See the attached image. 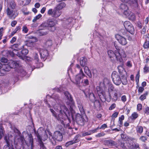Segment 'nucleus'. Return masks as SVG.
I'll list each match as a JSON object with an SVG mask.
<instances>
[{"instance_id":"1a4fd4ad","label":"nucleus","mask_w":149,"mask_h":149,"mask_svg":"<svg viewBox=\"0 0 149 149\" xmlns=\"http://www.w3.org/2000/svg\"><path fill=\"white\" fill-rule=\"evenodd\" d=\"M4 139L7 144L4 146L3 149H10V142L13 139V136L10 134H8V136L6 135L4 136Z\"/></svg>"},{"instance_id":"4468645a","label":"nucleus","mask_w":149,"mask_h":149,"mask_svg":"<svg viewBox=\"0 0 149 149\" xmlns=\"http://www.w3.org/2000/svg\"><path fill=\"white\" fill-rule=\"evenodd\" d=\"M115 37L119 43L122 45H125L127 43L126 39L124 37L117 34L116 35Z\"/></svg>"},{"instance_id":"a878e982","label":"nucleus","mask_w":149,"mask_h":149,"mask_svg":"<svg viewBox=\"0 0 149 149\" xmlns=\"http://www.w3.org/2000/svg\"><path fill=\"white\" fill-rule=\"evenodd\" d=\"M104 144L109 147H111L116 145V142L111 140H106L104 141Z\"/></svg>"},{"instance_id":"69168bd1","label":"nucleus","mask_w":149,"mask_h":149,"mask_svg":"<svg viewBox=\"0 0 149 149\" xmlns=\"http://www.w3.org/2000/svg\"><path fill=\"white\" fill-rule=\"evenodd\" d=\"M83 83L85 85H87L89 84L88 80L87 79H84Z\"/></svg>"},{"instance_id":"8fccbe9b","label":"nucleus","mask_w":149,"mask_h":149,"mask_svg":"<svg viewBox=\"0 0 149 149\" xmlns=\"http://www.w3.org/2000/svg\"><path fill=\"white\" fill-rule=\"evenodd\" d=\"M29 29L26 26H24L22 27V31L25 33H26L28 32Z\"/></svg>"},{"instance_id":"b1692460","label":"nucleus","mask_w":149,"mask_h":149,"mask_svg":"<svg viewBox=\"0 0 149 149\" xmlns=\"http://www.w3.org/2000/svg\"><path fill=\"white\" fill-rule=\"evenodd\" d=\"M52 97L53 98V100H52V101L54 102L52 103V105L54 107H55V105H56V103L58 104V103L59 102V97L58 95L55 94H53Z\"/></svg>"},{"instance_id":"4d7b16f0","label":"nucleus","mask_w":149,"mask_h":149,"mask_svg":"<svg viewBox=\"0 0 149 149\" xmlns=\"http://www.w3.org/2000/svg\"><path fill=\"white\" fill-rule=\"evenodd\" d=\"M144 72H147L149 71V68L146 65H145L143 68Z\"/></svg>"},{"instance_id":"6ab92c4d","label":"nucleus","mask_w":149,"mask_h":149,"mask_svg":"<svg viewBox=\"0 0 149 149\" xmlns=\"http://www.w3.org/2000/svg\"><path fill=\"white\" fill-rule=\"evenodd\" d=\"M118 49V48H116V50H115L114 52L111 50H109L108 51V54L109 57L111 58H113V60H114V58H116L117 60L118 56L116 54H117V51Z\"/></svg>"},{"instance_id":"20e7f679","label":"nucleus","mask_w":149,"mask_h":149,"mask_svg":"<svg viewBox=\"0 0 149 149\" xmlns=\"http://www.w3.org/2000/svg\"><path fill=\"white\" fill-rule=\"evenodd\" d=\"M43 133L44 134L43 136L42 137L40 136V129H38L37 132H36V136L37 137L38 139L39 140L40 146V149H46L45 147L43 142L42 141V140H46L48 138V136L45 131L43 130Z\"/></svg>"},{"instance_id":"c85d7f7f","label":"nucleus","mask_w":149,"mask_h":149,"mask_svg":"<svg viewBox=\"0 0 149 149\" xmlns=\"http://www.w3.org/2000/svg\"><path fill=\"white\" fill-rule=\"evenodd\" d=\"M64 95L67 99L69 101L70 103L72 104H73L74 102L72 96L71 95L68 91L64 92Z\"/></svg>"},{"instance_id":"49530a36","label":"nucleus","mask_w":149,"mask_h":149,"mask_svg":"<svg viewBox=\"0 0 149 149\" xmlns=\"http://www.w3.org/2000/svg\"><path fill=\"white\" fill-rule=\"evenodd\" d=\"M138 117V114L136 112H134L132 114L131 118L132 119L134 120L137 118Z\"/></svg>"},{"instance_id":"680f3d73","label":"nucleus","mask_w":149,"mask_h":149,"mask_svg":"<svg viewBox=\"0 0 149 149\" xmlns=\"http://www.w3.org/2000/svg\"><path fill=\"white\" fill-rule=\"evenodd\" d=\"M121 100L123 102H125L127 100L126 96L125 95L122 96L121 97Z\"/></svg>"},{"instance_id":"3c124183","label":"nucleus","mask_w":149,"mask_h":149,"mask_svg":"<svg viewBox=\"0 0 149 149\" xmlns=\"http://www.w3.org/2000/svg\"><path fill=\"white\" fill-rule=\"evenodd\" d=\"M139 139L142 141L145 142L147 140V138L144 136H142L139 138Z\"/></svg>"},{"instance_id":"72a5a7b5","label":"nucleus","mask_w":149,"mask_h":149,"mask_svg":"<svg viewBox=\"0 0 149 149\" xmlns=\"http://www.w3.org/2000/svg\"><path fill=\"white\" fill-rule=\"evenodd\" d=\"M83 76H82L80 75H76L75 78L74 82L77 84H79L80 82L81 79L82 78Z\"/></svg>"},{"instance_id":"4c0bfd02","label":"nucleus","mask_w":149,"mask_h":149,"mask_svg":"<svg viewBox=\"0 0 149 149\" xmlns=\"http://www.w3.org/2000/svg\"><path fill=\"white\" fill-rule=\"evenodd\" d=\"M121 82L122 84L124 85H126L127 84V78L124 76L122 77Z\"/></svg>"},{"instance_id":"9d476101","label":"nucleus","mask_w":149,"mask_h":149,"mask_svg":"<svg viewBox=\"0 0 149 149\" xmlns=\"http://www.w3.org/2000/svg\"><path fill=\"white\" fill-rule=\"evenodd\" d=\"M48 134L54 140L60 141H61L62 139L63 136L62 133L59 131H55L53 136H52V133L49 132H48Z\"/></svg>"},{"instance_id":"37998d69","label":"nucleus","mask_w":149,"mask_h":149,"mask_svg":"<svg viewBox=\"0 0 149 149\" xmlns=\"http://www.w3.org/2000/svg\"><path fill=\"white\" fill-rule=\"evenodd\" d=\"M52 41L50 40H48L45 43V47H48L52 46Z\"/></svg>"},{"instance_id":"2f4dec72","label":"nucleus","mask_w":149,"mask_h":149,"mask_svg":"<svg viewBox=\"0 0 149 149\" xmlns=\"http://www.w3.org/2000/svg\"><path fill=\"white\" fill-rule=\"evenodd\" d=\"M129 19L132 21H134L135 19V17L134 14L132 13H129L127 12V15H125Z\"/></svg>"},{"instance_id":"f704fd0d","label":"nucleus","mask_w":149,"mask_h":149,"mask_svg":"<svg viewBox=\"0 0 149 149\" xmlns=\"http://www.w3.org/2000/svg\"><path fill=\"white\" fill-rule=\"evenodd\" d=\"M31 0H19L20 5L24 6L28 4L30 2Z\"/></svg>"},{"instance_id":"c756f323","label":"nucleus","mask_w":149,"mask_h":149,"mask_svg":"<svg viewBox=\"0 0 149 149\" xmlns=\"http://www.w3.org/2000/svg\"><path fill=\"white\" fill-rule=\"evenodd\" d=\"M121 136L122 139L125 141H128V142H130V141H132V139L130 138L126 134H122L121 135Z\"/></svg>"},{"instance_id":"79ce46f5","label":"nucleus","mask_w":149,"mask_h":149,"mask_svg":"<svg viewBox=\"0 0 149 149\" xmlns=\"http://www.w3.org/2000/svg\"><path fill=\"white\" fill-rule=\"evenodd\" d=\"M13 47L17 48L18 50H21L23 48V45L21 46L20 44H16L14 45Z\"/></svg>"},{"instance_id":"ea45409f","label":"nucleus","mask_w":149,"mask_h":149,"mask_svg":"<svg viewBox=\"0 0 149 149\" xmlns=\"http://www.w3.org/2000/svg\"><path fill=\"white\" fill-rule=\"evenodd\" d=\"M136 130L138 133L141 134L143 132V128L141 126H138L136 127Z\"/></svg>"},{"instance_id":"4be33fe9","label":"nucleus","mask_w":149,"mask_h":149,"mask_svg":"<svg viewBox=\"0 0 149 149\" xmlns=\"http://www.w3.org/2000/svg\"><path fill=\"white\" fill-rule=\"evenodd\" d=\"M78 138L79 136H76L72 140L67 142L65 143V146L68 147L70 145L78 142L79 141Z\"/></svg>"},{"instance_id":"6e6552de","label":"nucleus","mask_w":149,"mask_h":149,"mask_svg":"<svg viewBox=\"0 0 149 149\" xmlns=\"http://www.w3.org/2000/svg\"><path fill=\"white\" fill-rule=\"evenodd\" d=\"M6 12L8 18L11 19H15L18 14L17 11L15 9H7Z\"/></svg>"},{"instance_id":"ddd939ff","label":"nucleus","mask_w":149,"mask_h":149,"mask_svg":"<svg viewBox=\"0 0 149 149\" xmlns=\"http://www.w3.org/2000/svg\"><path fill=\"white\" fill-rule=\"evenodd\" d=\"M11 68L8 63L2 65L1 68L0 70V75L3 76L5 74L6 72L9 71Z\"/></svg>"},{"instance_id":"e2e57ef3","label":"nucleus","mask_w":149,"mask_h":149,"mask_svg":"<svg viewBox=\"0 0 149 149\" xmlns=\"http://www.w3.org/2000/svg\"><path fill=\"white\" fill-rule=\"evenodd\" d=\"M0 61L2 62L6 63L7 62L8 60L4 57H2L0 60Z\"/></svg>"},{"instance_id":"f257e3e1","label":"nucleus","mask_w":149,"mask_h":149,"mask_svg":"<svg viewBox=\"0 0 149 149\" xmlns=\"http://www.w3.org/2000/svg\"><path fill=\"white\" fill-rule=\"evenodd\" d=\"M14 131L17 134L15 137V144L18 145L22 144L23 149H33V139L31 134H28L25 140L18 130L15 129Z\"/></svg>"},{"instance_id":"c9c22d12","label":"nucleus","mask_w":149,"mask_h":149,"mask_svg":"<svg viewBox=\"0 0 149 149\" xmlns=\"http://www.w3.org/2000/svg\"><path fill=\"white\" fill-rule=\"evenodd\" d=\"M78 107L81 113H84V111L81 102H77Z\"/></svg>"},{"instance_id":"dca6fc26","label":"nucleus","mask_w":149,"mask_h":149,"mask_svg":"<svg viewBox=\"0 0 149 149\" xmlns=\"http://www.w3.org/2000/svg\"><path fill=\"white\" fill-rule=\"evenodd\" d=\"M48 29L49 31L52 32L54 31L55 30V25L56 22L52 20H49L47 22Z\"/></svg>"},{"instance_id":"412c9836","label":"nucleus","mask_w":149,"mask_h":149,"mask_svg":"<svg viewBox=\"0 0 149 149\" xmlns=\"http://www.w3.org/2000/svg\"><path fill=\"white\" fill-rule=\"evenodd\" d=\"M29 38L30 40L26 42V45L27 46L32 47L34 46V43L36 39V38L32 36H29Z\"/></svg>"},{"instance_id":"39448f33","label":"nucleus","mask_w":149,"mask_h":149,"mask_svg":"<svg viewBox=\"0 0 149 149\" xmlns=\"http://www.w3.org/2000/svg\"><path fill=\"white\" fill-rule=\"evenodd\" d=\"M55 110L59 112L63 113L67 118H69L70 116V114L68 109L63 104H59L58 107H54Z\"/></svg>"},{"instance_id":"7c9ffc66","label":"nucleus","mask_w":149,"mask_h":149,"mask_svg":"<svg viewBox=\"0 0 149 149\" xmlns=\"http://www.w3.org/2000/svg\"><path fill=\"white\" fill-rule=\"evenodd\" d=\"M84 67V69L85 73H86L89 78H91L92 77V74L88 68L86 66Z\"/></svg>"},{"instance_id":"6e6d98bb","label":"nucleus","mask_w":149,"mask_h":149,"mask_svg":"<svg viewBox=\"0 0 149 149\" xmlns=\"http://www.w3.org/2000/svg\"><path fill=\"white\" fill-rule=\"evenodd\" d=\"M149 46V42L148 41L146 42L143 45V47L145 48H147Z\"/></svg>"},{"instance_id":"a211bd4d","label":"nucleus","mask_w":149,"mask_h":149,"mask_svg":"<svg viewBox=\"0 0 149 149\" xmlns=\"http://www.w3.org/2000/svg\"><path fill=\"white\" fill-rule=\"evenodd\" d=\"M119 9L125 15H127L128 8L126 4L124 3L121 4L119 6Z\"/></svg>"},{"instance_id":"e433bc0d","label":"nucleus","mask_w":149,"mask_h":149,"mask_svg":"<svg viewBox=\"0 0 149 149\" xmlns=\"http://www.w3.org/2000/svg\"><path fill=\"white\" fill-rule=\"evenodd\" d=\"M48 32L44 29H41L39 31V35L40 36L46 35L48 33Z\"/></svg>"},{"instance_id":"09e8293b","label":"nucleus","mask_w":149,"mask_h":149,"mask_svg":"<svg viewBox=\"0 0 149 149\" xmlns=\"http://www.w3.org/2000/svg\"><path fill=\"white\" fill-rule=\"evenodd\" d=\"M42 17V15L40 14H38V15L36 16L35 17H34V18L33 20V22H36V20L38 19L39 18H40Z\"/></svg>"},{"instance_id":"393cba45","label":"nucleus","mask_w":149,"mask_h":149,"mask_svg":"<svg viewBox=\"0 0 149 149\" xmlns=\"http://www.w3.org/2000/svg\"><path fill=\"white\" fill-rule=\"evenodd\" d=\"M60 113L58 115L56 114V116L55 117L58 121H60L61 123L63 122V120L65 118V115L62 112H59Z\"/></svg>"},{"instance_id":"f03ea898","label":"nucleus","mask_w":149,"mask_h":149,"mask_svg":"<svg viewBox=\"0 0 149 149\" xmlns=\"http://www.w3.org/2000/svg\"><path fill=\"white\" fill-rule=\"evenodd\" d=\"M8 63L11 68H15L13 73L14 76L18 77L19 76L23 77L26 75V72L23 69L18 62L11 60Z\"/></svg>"},{"instance_id":"7ed1b4c3","label":"nucleus","mask_w":149,"mask_h":149,"mask_svg":"<svg viewBox=\"0 0 149 149\" xmlns=\"http://www.w3.org/2000/svg\"><path fill=\"white\" fill-rule=\"evenodd\" d=\"M65 3H61L54 8L53 9L52 8L49 9L47 11V14L53 17H58L61 14L59 10L65 7Z\"/></svg>"},{"instance_id":"338daca9","label":"nucleus","mask_w":149,"mask_h":149,"mask_svg":"<svg viewBox=\"0 0 149 149\" xmlns=\"http://www.w3.org/2000/svg\"><path fill=\"white\" fill-rule=\"evenodd\" d=\"M116 107V104L113 103L111 104L110 107L109 108V110H111L114 109Z\"/></svg>"},{"instance_id":"de8ad7c7","label":"nucleus","mask_w":149,"mask_h":149,"mask_svg":"<svg viewBox=\"0 0 149 149\" xmlns=\"http://www.w3.org/2000/svg\"><path fill=\"white\" fill-rule=\"evenodd\" d=\"M128 142H126L125 143H125L122 142H121L120 141H119V144L120 146L123 148H126V147L127 146V143H128Z\"/></svg>"},{"instance_id":"bb28decb","label":"nucleus","mask_w":149,"mask_h":149,"mask_svg":"<svg viewBox=\"0 0 149 149\" xmlns=\"http://www.w3.org/2000/svg\"><path fill=\"white\" fill-rule=\"evenodd\" d=\"M16 4L13 0H10L8 4L7 9H15Z\"/></svg>"},{"instance_id":"423d86ee","label":"nucleus","mask_w":149,"mask_h":149,"mask_svg":"<svg viewBox=\"0 0 149 149\" xmlns=\"http://www.w3.org/2000/svg\"><path fill=\"white\" fill-rule=\"evenodd\" d=\"M76 120L78 124L82 125H84L85 122L87 121V118L86 115H81L77 113L76 115Z\"/></svg>"},{"instance_id":"f8f14e48","label":"nucleus","mask_w":149,"mask_h":149,"mask_svg":"<svg viewBox=\"0 0 149 149\" xmlns=\"http://www.w3.org/2000/svg\"><path fill=\"white\" fill-rule=\"evenodd\" d=\"M116 54L118 56L117 61L120 62H122V58H125L126 56V55L124 50L123 49H120L118 48Z\"/></svg>"},{"instance_id":"c03bdc74","label":"nucleus","mask_w":149,"mask_h":149,"mask_svg":"<svg viewBox=\"0 0 149 149\" xmlns=\"http://www.w3.org/2000/svg\"><path fill=\"white\" fill-rule=\"evenodd\" d=\"M103 83L105 86L107 85H109V84H111L109 80L107 78H104L103 80Z\"/></svg>"},{"instance_id":"f3484780","label":"nucleus","mask_w":149,"mask_h":149,"mask_svg":"<svg viewBox=\"0 0 149 149\" xmlns=\"http://www.w3.org/2000/svg\"><path fill=\"white\" fill-rule=\"evenodd\" d=\"M127 147L131 149H139V144L136 142H132L126 143Z\"/></svg>"},{"instance_id":"052dcab7","label":"nucleus","mask_w":149,"mask_h":149,"mask_svg":"<svg viewBox=\"0 0 149 149\" xmlns=\"http://www.w3.org/2000/svg\"><path fill=\"white\" fill-rule=\"evenodd\" d=\"M137 110L140 111L142 109V106L141 104H139L137 105Z\"/></svg>"},{"instance_id":"603ef678","label":"nucleus","mask_w":149,"mask_h":149,"mask_svg":"<svg viewBox=\"0 0 149 149\" xmlns=\"http://www.w3.org/2000/svg\"><path fill=\"white\" fill-rule=\"evenodd\" d=\"M144 112L146 114H149V107L146 106L144 110Z\"/></svg>"},{"instance_id":"864d4df0","label":"nucleus","mask_w":149,"mask_h":149,"mask_svg":"<svg viewBox=\"0 0 149 149\" xmlns=\"http://www.w3.org/2000/svg\"><path fill=\"white\" fill-rule=\"evenodd\" d=\"M113 99L114 101H116L118 99V94L117 92L115 93L113 95Z\"/></svg>"},{"instance_id":"0eeeda50","label":"nucleus","mask_w":149,"mask_h":149,"mask_svg":"<svg viewBox=\"0 0 149 149\" xmlns=\"http://www.w3.org/2000/svg\"><path fill=\"white\" fill-rule=\"evenodd\" d=\"M111 77L113 83L116 85L118 86L121 83V79L118 73L116 71H113L111 74Z\"/></svg>"},{"instance_id":"0e129e2a","label":"nucleus","mask_w":149,"mask_h":149,"mask_svg":"<svg viewBox=\"0 0 149 149\" xmlns=\"http://www.w3.org/2000/svg\"><path fill=\"white\" fill-rule=\"evenodd\" d=\"M99 129V127H98L96 128H95L94 129L91 130V134L94 133L95 132H97V131Z\"/></svg>"},{"instance_id":"aec40b11","label":"nucleus","mask_w":149,"mask_h":149,"mask_svg":"<svg viewBox=\"0 0 149 149\" xmlns=\"http://www.w3.org/2000/svg\"><path fill=\"white\" fill-rule=\"evenodd\" d=\"M84 94L86 97H88V96L89 99L92 102H94L95 101V97L94 94L92 93L91 91L89 90H88L87 91H86V92H84Z\"/></svg>"},{"instance_id":"bf43d9fd","label":"nucleus","mask_w":149,"mask_h":149,"mask_svg":"<svg viewBox=\"0 0 149 149\" xmlns=\"http://www.w3.org/2000/svg\"><path fill=\"white\" fill-rule=\"evenodd\" d=\"M91 134V131H90L89 132H83L82 133V135L83 136H86L87 135H89Z\"/></svg>"},{"instance_id":"2eb2a0df","label":"nucleus","mask_w":149,"mask_h":149,"mask_svg":"<svg viewBox=\"0 0 149 149\" xmlns=\"http://www.w3.org/2000/svg\"><path fill=\"white\" fill-rule=\"evenodd\" d=\"M40 55L41 58L45 60L48 56V53L47 50L43 49H39L38 50Z\"/></svg>"},{"instance_id":"a18cd8bd","label":"nucleus","mask_w":149,"mask_h":149,"mask_svg":"<svg viewBox=\"0 0 149 149\" xmlns=\"http://www.w3.org/2000/svg\"><path fill=\"white\" fill-rule=\"evenodd\" d=\"M4 132L3 127L0 125V139L1 138L2 136H3Z\"/></svg>"},{"instance_id":"5701e85b","label":"nucleus","mask_w":149,"mask_h":149,"mask_svg":"<svg viewBox=\"0 0 149 149\" xmlns=\"http://www.w3.org/2000/svg\"><path fill=\"white\" fill-rule=\"evenodd\" d=\"M114 87L113 85L111 83L109 84V85H108V90L109 91V96L108 97H107L108 100H107L108 102H109L111 101V96L110 93V92L112 91L114 89Z\"/></svg>"},{"instance_id":"9b49d317","label":"nucleus","mask_w":149,"mask_h":149,"mask_svg":"<svg viewBox=\"0 0 149 149\" xmlns=\"http://www.w3.org/2000/svg\"><path fill=\"white\" fill-rule=\"evenodd\" d=\"M124 26L125 29L130 33L133 34L134 30L131 23L128 21H125L124 23Z\"/></svg>"},{"instance_id":"a19ab883","label":"nucleus","mask_w":149,"mask_h":149,"mask_svg":"<svg viewBox=\"0 0 149 149\" xmlns=\"http://www.w3.org/2000/svg\"><path fill=\"white\" fill-rule=\"evenodd\" d=\"M148 92L146 91L144 94L141 96L139 97L140 99L141 100H143L145 99L146 98V96L148 95Z\"/></svg>"},{"instance_id":"473e14b6","label":"nucleus","mask_w":149,"mask_h":149,"mask_svg":"<svg viewBox=\"0 0 149 149\" xmlns=\"http://www.w3.org/2000/svg\"><path fill=\"white\" fill-rule=\"evenodd\" d=\"M87 59L84 57H82L80 59V64L83 67H84L87 64Z\"/></svg>"},{"instance_id":"cd10ccee","label":"nucleus","mask_w":149,"mask_h":149,"mask_svg":"<svg viewBox=\"0 0 149 149\" xmlns=\"http://www.w3.org/2000/svg\"><path fill=\"white\" fill-rule=\"evenodd\" d=\"M121 1L125 3H127L131 5H136L137 3V0H120Z\"/></svg>"},{"instance_id":"13d9d810","label":"nucleus","mask_w":149,"mask_h":149,"mask_svg":"<svg viewBox=\"0 0 149 149\" xmlns=\"http://www.w3.org/2000/svg\"><path fill=\"white\" fill-rule=\"evenodd\" d=\"M79 70V73L78 75H80L81 76H85V75L84 74L83 71L82 70V69L81 68Z\"/></svg>"},{"instance_id":"5fc2aeb1","label":"nucleus","mask_w":149,"mask_h":149,"mask_svg":"<svg viewBox=\"0 0 149 149\" xmlns=\"http://www.w3.org/2000/svg\"><path fill=\"white\" fill-rule=\"evenodd\" d=\"M144 90V88L143 87H139L138 88V92L139 94L141 93Z\"/></svg>"},{"instance_id":"58836bf2","label":"nucleus","mask_w":149,"mask_h":149,"mask_svg":"<svg viewBox=\"0 0 149 149\" xmlns=\"http://www.w3.org/2000/svg\"><path fill=\"white\" fill-rule=\"evenodd\" d=\"M22 50L21 51V53L22 54L24 55H26L29 52L28 50L26 48H24V46H23V48H22Z\"/></svg>"},{"instance_id":"774afa93","label":"nucleus","mask_w":149,"mask_h":149,"mask_svg":"<svg viewBox=\"0 0 149 149\" xmlns=\"http://www.w3.org/2000/svg\"><path fill=\"white\" fill-rule=\"evenodd\" d=\"M17 56H19L20 58L22 59H24V56L22 55H23L21 54V53L19 52H17Z\"/></svg>"}]
</instances>
